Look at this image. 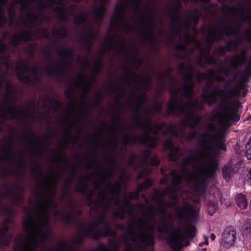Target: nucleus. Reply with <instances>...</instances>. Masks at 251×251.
<instances>
[{"mask_svg":"<svg viewBox=\"0 0 251 251\" xmlns=\"http://www.w3.org/2000/svg\"><path fill=\"white\" fill-rule=\"evenodd\" d=\"M241 89V82L233 74L225 83L224 89L216 87L211 93L203 94V100L209 104L219 99L221 109L211 117L210 123L206 125L205 132L200 136L201 150L185 159L181 171L171 172L172 187L170 189H180L183 180L192 189H204L205 179L212 177L217 168L216 156L220 150H226V127L231 120L238 119L235 97L240 95Z\"/></svg>","mask_w":251,"mask_h":251,"instance_id":"nucleus-1","label":"nucleus"},{"mask_svg":"<svg viewBox=\"0 0 251 251\" xmlns=\"http://www.w3.org/2000/svg\"><path fill=\"white\" fill-rule=\"evenodd\" d=\"M56 205L54 196L51 195L46 198H38L33 209H25L27 218L24 222V227L26 235L20 236L16 239L14 251H35L36 248L42 246L50 234L49 213H52L58 218L66 221L71 218L72 215L70 213L61 217L60 212L54 209Z\"/></svg>","mask_w":251,"mask_h":251,"instance_id":"nucleus-2","label":"nucleus"},{"mask_svg":"<svg viewBox=\"0 0 251 251\" xmlns=\"http://www.w3.org/2000/svg\"><path fill=\"white\" fill-rule=\"evenodd\" d=\"M195 75L193 70L189 71L184 75V83L179 89L171 94V100L169 104V112L171 113H185L184 124L191 127L200 121V117L197 111L201 108V103L192 99L193 82Z\"/></svg>","mask_w":251,"mask_h":251,"instance_id":"nucleus-3","label":"nucleus"},{"mask_svg":"<svg viewBox=\"0 0 251 251\" xmlns=\"http://www.w3.org/2000/svg\"><path fill=\"white\" fill-rule=\"evenodd\" d=\"M6 1V0H0V26L3 25L6 21L5 18L3 15L4 11L3 5ZM16 2L20 5L21 10H25L26 4V0H16ZM0 60L1 63L5 66L7 71H13L14 70L19 78H21L22 75L28 71L29 68L27 65L23 63L13 66L5 52V46L1 42H0Z\"/></svg>","mask_w":251,"mask_h":251,"instance_id":"nucleus-4","label":"nucleus"},{"mask_svg":"<svg viewBox=\"0 0 251 251\" xmlns=\"http://www.w3.org/2000/svg\"><path fill=\"white\" fill-rule=\"evenodd\" d=\"M120 191V187L118 183H110L105 188L104 191L100 193L99 196V199L97 206H103L105 210H107L109 206L106 204L107 201L108 196L111 195L112 198L109 202V205L115 204L116 207L118 208V210L114 213L115 217L120 219H123L124 217L125 213L127 209H129L131 208V205L128 200L127 199L125 201L124 205L119 206L118 204L117 197Z\"/></svg>","mask_w":251,"mask_h":251,"instance_id":"nucleus-5","label":"nucleus"},{"mask_svg":"<svg viewBox=\"0 0 251 251\" xmlns=\"http://www.w3.org/2000/svg\"><path fill=\"white\" fill-rule=\"evenodd\" d=\"M195 232L196 228L191 225H186L185 228L178 227L169 236V246L173 250L178 251L183 245H188L189 240L195 236Z\"/></svg>","mask_w":251,"mask_h":251,"instance_id":"nucleus-6","label":"nucleus"},{"mask_svg":"<svg viewBox=\"0 0 251 251\" xmlns=\"http://www.w3.org/2000/svg\"><path fill=\"white\" fill-rule=\"evenodd\" d=\"M83 234L95 239L102 235L114 237L115 232L111 229L110 223L102 216L100 217L94 225H90Z\"/></svg>","mask_w":251,"mask_h":251,"instance_id":"nucleus-7","label":"nucleus"},{"mask_svg":"<svg viewBox=\"0 0 251 251\" xmlns=\"http://www.w3.org/2000/svg\"><path fill=\"white\" fill-rule=\"evenodd\" d=\"M108 0H99L100 4L96 6L93 10V15L94 16V21L96 24H99L105 10L104 3ZM75 23L77 24H83L86 23L90 30L93 29L92 27V22L89 21L88 16L86 14H81L77 16L75 19Z\"/></svg>","mask_w":251,"mask_h":251,"instance_id":"nucleus-8","label":"nucleus"},{"mask_svg":"<svg viewBox=\"0 0 251 251\" xmlns=\"http://www.w3.org/2000/svg\"><path fill=\"white\" fill-rule=\"evenodd\" d=\"M199 207L191 205L187 202H184L183 206L180 207L175 206L176 217L178 219H188L194 221L196 220Z\"/></svg>","mask_w":251,"mask_h":251,"instance_id":"nucleus-9","label":"nucleus"},{"mask_svg":"<svg viewBox=\"0 0 251 251\" xmlns=\"http://www.w3.org/2000/svg\"><path fill=\"white\" fill-rule=\"evenodd\" d=\"M147 133L143 136L142 142L150 148H153L157 145V139L155 133L160 129L157 125H152L148 122L145 126Z\"/></svg>","mask_w":251,"mask_h":251,"instance_id":"nucleus-10","label":"nucleus"},{"mask_svg":"<svg viewBox=\"0 0 251 251\" xmlns=\"http://www.w3.org/2000/svg\"><path fill=\"white\" fill-rule=\"evenodd\" d=\"M230 73V69L228 67H221L219 70L218 74H215L212 71H210L207 75H204L201 73H197L196 74L197 79L198 81H201L204 79L206 77L208 78L210 80H215L217 82H222L224 81L225 78L223 76H221V74H224L225 76L228 77V75Z\"/></svg>","mask_w":251,"mask_h":251,"instance_id":"nucleus-11","label":"nucleus"},{"mask_svg":"<svg viewBox=\"0 0 251 251\" xmlns=\"http://www.w3.org/2000/svg\"><path fill=\"white\" fill-rule=\"evenodd\" d=\"M236 239L235 231L232 228H226L223 234L221 244L225 247H228L234 243Z\"/></svg>","mask_w":251,"mask_h":251,"instance_id":"nucleus-12","label":"nucleus"},{"mask_svg":"<svg viewBox=\"0 0 251 251\" xmlns=\"http://www.w3.org/2000/svg\"><path fill=\"white\" fill-rule=\"evenodd\" d=\"M30 39V36L28 32L25 31L19 34L14 35L10 40V42L14 46H17L21 41H27Z\"/></svg>","mask_w":251,"mask_h":251,"instance_id":"nucleus-13","label":"nucleus"},{"mask_svg":"<svg viewBox=\"0 0 251 251\" xmlns=\"http://www.w3.org/2000/svg\"><path fill=\"white\" fill-rule=\"evenodd\" d=\"M8 230V227L4 224L0 228V244L7 245L11 241V237L6 234Z\"/></svg>","mask_w":251,"mask_h":251,"instance_id":"nucleus-14","label":"nucleus"},{"mask_svg":"<svg viewBox=\"0 0 251 251\" xmlns=\"http://www.w3.org/2000/svg\"><path fill=\"white\" fill-rule=\"evenodd\" d=\"M164 146L166 148L170 150L169 153V158L172 161L176 160L178 150L176 147L173 145L172 141L170 140H167L164 143Z\"/></svg>","mask_w":251,"mask_h":251,"instance_id":"nucleus-15","label":"nucleus"},{"mask_svg":"<svg viewBox=\"0 0 251 251\" xmlns=\"http://www.w3.org/2000/svg\"><path fill=\"white\" fill-rule=\"evenodd\" d=\"M246 57L245 55L241 53L238 55L234 57H232L230 58L229 61L233 67H236L237 66L242 65L245 61Z\"/></svg>","mask_w":251,"mask_h":251,"instance_id":"nucleus-16","label":"nucleus"},{"mask_svg":"<svg viewBox=\"0 0 251 251\" xmlns=\"http://www.w3.org/2000/svg\"><path fill=\"white\" fill-rule=\"evenodd\" d=\"M118 248V244L115 242L109 243L105 246L103 244L99 245L96 248V251H117Z\"/></svg>","mask_w":251,"mask_h":251,"instance_id":"nucleus-17","label":"nucleus"},{"mask_svg":"<svg viewBox=\"0 0 251 251\" xmlns=\"http://www.w3.org/2000/svg\"><path fill=\"white\" fill-rule=\"evenodd\" d=\"M234 173L232 165L230 163L226 164L223 170V177L226 181H228Z\"/></svg>","mask_w":251,"mask_h":251,"instance_id":"nucleus-18","label":"nucleus"},{"mask_svg":"<svg viewBox=\"0 0 251 251\" xmlns=\"http://www.w3.org/2000/svg\"><path fill=\"white\" fill-rule=\"evenodd\" d=\"M236 202L237 205L241 208H245L248 205L245 196L239 194L236 196Z\"/></svg>","mask_w":251,"mask_h":251,"instance_id":"nucleus-19","label":"nucleus"},{"mask_svg":"<svg viewBox=\"0 0 251 251\" xmlns=\"http://www.w3.org/2000/svg\"><path fill=\"white\" fill-rule=\"evenodd\" d=\"M57 251H75L74 250L70 247L67 244L64 242H61L57 246Z\"/></svg>","mask_w":251,"mask_h":251,"instance_id":"nucleus-20","label":"nucleus"},{"mask_svg":"<svg viewBox=\"0 0 251 251\" xmlns=\"http://www.w3.org/2000/svg\"><path fill=\"white\" fill-rule=\"evenodd\" d=\"M166 134H170L172 136H178L179 133L175 129V127L173 125L169 126L166 129Z\"/></svg>","mask_w":251,"mask_h":251,"instance_id":"nucleus-21","label":"nucleus"},{"mask_svg":"<svg viewBox=\"0 0 251 251\" xmlns=\"http://www.w3.org/2000/svg\"><path fill=\"white\" fill-rule=\"evenodd\" d=\"M246 156L248 159H251V137L246 145Z\"/></svg>","mask_w":251,"mask_h":251,"instance_id":"nucleus-22","label":"nucleus"},{"mask_svg":"<svg viewBox=\"0 0 251 251\" xmlns=\"http://www.w3.org/2000/svg\"><path fill=\"white\" fill-rule=\"evenodd\" d=\"M55 68L53 65L49 66V68L47 69L46 71L49 75H54L55 73Z\"/></svg>","mask_w":251,"mask_h":251,"instance_id":"nucleus-23","label":"nucleus"},{"mask_svg":"<svg viewBox=\"0 0 251 251\" xmlns=\"http://www.w3.org/2000/svg\"><path fill=\"white\" fill-rule=\"evenodd\" d=\"M111 176V174L107 173L106 174L104 175L100 180V183H101V186L103 187L104 183L103 181L104 179H109Z\"/></svg>","mask_w":251,"mask_h":251,"instance_id":"nucleus-24","label":"nucleus"},{"mask_svg":"<svg viewBox=\"0 0 251 251\" xmlns=\"http://www.w3.org/2000/svg\"><path fill=\"white\" fill-rule=\"evenodd\" d=\"M15 8L14 4H12L10 8H8V11L9 14V16L11 19L13 18V17L14 16V12L13 11V9Z\"/></svg>","mask_w":251,"mask_h":251,"instance_id":"nucleus-25","label":"nucleus"},{"mask_svg":"<svg viewBox=\"0 0 251 251\" xmlns=\"http://www.w3.org/2000/svg\"><path fill=\"white\" fill-rule=\"evenodd\" d=\"M192 41L194 42L195 44L196 45L197 48H200V43L198 41H196L194 37H193L192 39H191L190 40H188L187 42H192Z\"/></svg>","mask_w":251,"mask_h":251,"instance_id":"nucleus-26","label":"nucleus"},{"mask_svg":"<svg viewBox=\"0 0 251 251\" xmlns=\"http://www.w3.org/2000/svg\"><path fill=\"white\" fill-rule=\"evenodd\" d=\"M207 61L208 63L213 64L214 62V59L212 57H209Z\"/></svg>","mask_w":251,"mask_h":251,"instance_id":"nucleus-27","label":"nucleus"},{"mask_svg":"<svg viewBox=\"0 0 251 251\" xmlns=\"http://www.w3.org/2000/svg\"><path fill=\"white\" fill-rule=\"evenodd\" d=\"M197 137V134L196 133L194 132L189 136L188 139H192L193 138H195Z\"/></svg>","mask_w":251,"mask_h":251,"instance_id":"nucleus-28","label":"nucleus"},{"mask_svg":"<svg viewBox=\"0 0 251 251\" xmlns=\"http://www.w3.org/2000/svg\"><path fill=\"white\" fill-rule=\"evenodd\" d=\"M152 164L153 165H157L159 164V161L157 159H155L154 160L152 161Z\"/></svg>","mask_w":251,"mask_h":251,"instance_id":"nucleus-29","label":"nucleus"},{"mask_svg":"<svg viewBox=\"0 0 251 251\" xmlns=\"http://www.w3.org/2000/svg\"><path fill=\"white\" fill-rule=\"evenodd\" d=\"M204 244H208V242H207V239H205V241L204 242H201L199 244V245L201 246H202L203 245H204Z\"/></svg>","mask_w":251,"mask_h":251,"instance_id":"nucleus-30","label":"nucleus"},{"mask_svg":"<svg viewBox=\"0 0 251 251\" xmlns=\"http://www.w3.org/2000/svg\"><path fill=\"white\" fill-rule=\"evenodd\" d=\"M210 237L212 240H214L215 239V236L213 233L210 234Z\"/></svg>","mask_w":251,"mask_h":251,"instance_id":"nucleus-31","label":"nucleus"},{"mask_svg":"<svg viewBox=\"0 0 251 251\" xmlns=\"http://www.w3.org/2000/svg\"><path fill=\"white\" fill-rule=\"evenodd\" d=\"M147 32H150L151 29V25H150L149 26L147 27Z\"/></svg>","mask_w":251,"mask_h":251,"instance_id":"nucleus-32","label":"nucleus"},{"mask_svg":"<svg viewBox=\"0 0 251 251\" xmlns=\"http://www.w3.org/2000/svg\"><path fill=\"white\" fill-rule=\"evenodd\" d=\"M247 20L249 21V22L251 25V16L247 17Z\"/></svg>","mask_w":251,"mask_h":251,"instance_id":"nucleus-33","label":"nucleus"},{"mask_svg":"<svg viewBox=\"0 0 251 251\" xmlns=\"http://www.w3.org/2000/svg\"><path fill=\"white\" fill-rule=\"evenodd\" d=\"M249 178L251 180V168L250 169V170L249 171Z\"/></svg>","mask_w":251,"mask_h":251,"instance_id":"nucleus-34","label":"nucleus"},{"mask_svg":"<svg viewBox=\"0 0 251 251\" xmlns=\"http://www.w3.org/2000/svg\"><path fill=\"white\" fill-rule=\"evenodd\" d=\"M4 100L7 102H9L10 101V100H8L6 96L4 97Z\"/></svg>","mask_w":251,"mask_h":251,"instance_id":"nucleus-35","label":"nucleus"},{"mask_svg":"<svg viewBox=\"0 0 251 251\" xmlns=\"http://www.w3.org/2000/svg\"><path fill=\"white\" fill-rule=\"evenodd\" d=\"M36 69L35 68H33L32 70V72L33 74H35L36 73Z\"/></svg>","mask_w":251,"mask_h":251,"instance_id":"nucleus-36","label":"nucleus"},{"mask_svg":"<svg viewBox=\"0 0 251 251\" xmlns=\"http://www.w3.org/2000/svg\"><path fill=\"white\" fill-rule=\"evenodd\" d=\"M164 181H165V180H164V179H162L161 180V183H164Z\"/></svg>","mask_w":251,"mask_h":251,"instance_id":"nucleus-37","label":"nucleus"},{"mask_svg":"<svg viewBox=\"0 0 251 251\" xmlns=\"http://www.w3.org/2000/svg\"><path fill=\"white\" fill-rule=\"evenodd\" d=\"M130 198H135V197L132 195L130 196Z\"/></svg>","mask_w":251,"mask_h":251,"instance_id":"nucleus-38","label":"nucleus"},{"mask_svg":"<svg viewBox=\"0 0 251 251\" xmlns=\"http://www.w3.org/2000/svg\"><path fill=\"white\" fill-rule=\"evenodd\" d=\"M65 51H66V54H67V55H68V50H65Z\"/></svg>","mask_w":251,"mask_h":251,"instance_id":"nucleus-39","label":"nucleus"},{"mask_svg":"<svg viewBox=\"0 0 251 251\" xmlns=\"http://www.w3.org/2000/svg\"><path fill=\"white\" fill-rule=\"evenodd\" d=\"M29 203H30V204H31V202H31L30 201H29Z\"/></svg>","mask_w":251,"mask_h":251,"instance_id":"nucleus-40","label":"nucleus"},{"mask_svg":"<svg viewBox=\"0 0 251 251\" xmlns=\"http://www.w3.org/2000/svg\"><path fill=\"white\" fill-rule=\"evenodd\" d=\"M52 2H54L55 1V0H51Z\"/></svg>","mask_w":251,"mask_h":251,"instance_id":"nucleus-41","label":"nucleus"},{"mask_svg":"<svg viewBox=\"0 0 251 251\" xmlns=\"http://www.w3.org/2000/svg\"><path fill=\"white\" fill-rule=\"evenodd\" d=\"M181 197H182V199H183L184 196L183 195L181 196Z\"/></svg>","mask_w":251,"mask_h":251,"instance_id":"nucleus-42","label":"nucleus"},{"mask_svg":"<svg viewBox=\"0 0 251 251\" xmlns=\"http://www.w3.org/2000/svg\"><path fill=\"white\" fill-rule=\"evenodd\" d=\"M135 195V196H136H136H137V194L136 193Z\"/></svg>","mask_w":251,"mask_h":251,"instance_id":"nucleus-43","label":"nucleus"}]
</instances>
